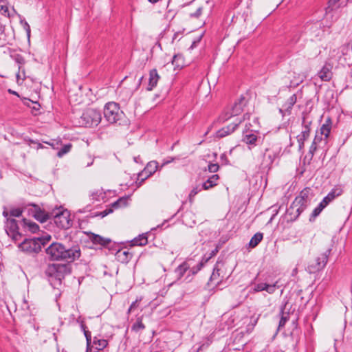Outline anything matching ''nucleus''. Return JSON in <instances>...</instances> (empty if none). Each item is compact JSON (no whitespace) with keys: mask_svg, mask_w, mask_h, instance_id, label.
<instances>
[{"mask_svg":"<svg viewBox=\"0 0 352 352\" xmlns=\"http://www.w3.org/2000/svg\"><path fill=\"white\" fill-rule=\"evenodd\" d=\"M45 252L48 258L52 261L64 260L72 262L80 256L79 245L66 247L60 243H52L46 248Z\"/></svg>","mask_w":352,"mask_h":352,"instance_id":"obj_1","label":"nucleus"},{"mask_svg":"<svg viewBox=\"0 0 352 352\" xmlns=\"http://www.w3.org/2000/svg\"><path fill=\"white\" fill-rule=\"evenodd\" d=\"M50 285L58 289L65 276L70 274V268L67 264L54 263L49 265L45 272Z\"/></svg>","mask_w":352,"mask_h":352,"instance_id":"obj_2","label":"nucleus"},{"mask_svg":"<svg viewBox=\"0 0 352 352\" xmlns=\"http://www.w3.org/2000/svg\"><path fill=\"white\" fill-rule=\"evenodd\" d=\"M310 190L308 188L303 189L287 210V213L292 216L291 219L298 218L310 204Z\"/></svg>","mask_w":352,"mask_h":352,"instance_id":"obj_3","label":"nucleus"},{"mask_svg":"<svg viewBox=\"0 0 352 352\" xmlns=\"http://www.w3.org/2000/svg\"><path fill=\"white\" fill-rule=\"evenodd\" d=\"M104 117L110 124H118L119 125L125 120V115L120 109L119 104L115 102H107L104 107Z\"/></svg>","mask_w":352,"mask_h":352,"instance_id":"obj_4","label":"nucleus"},{"mask_svg":"<svg viewBox=\"0 0 352 352\" xmlns=\"http://www.w3.org/2000/svg\"><path fill=\"white\" fill-rule=\"evenodd\" d=\"M102 120L101 112L96 109H85L78 119L79 126L92 127L98 126Z\"/></svg>","mask_w":352,"mask_h":352,"instance_id":"obj_5","label":"nucleus"},{"mask_svg":"<svg viewBox=\"0 0 352 352\" xmlns=\"http://www.w3.org/2000/svg\"><path fill=\"white\" fill-rule=\"evenodd\" d=\"M304 32L311 41L320 40L324 34L320 21H308L304 26Z\"/></svg>","mask_w":352,"mask_h":352,"instance_id":"obj_6","label":"nucleus"},{"mask_svg":"<svg viewBox=\"0 0 352 352\" xmlns=\"http://www.w3.org/2000/svg\"><path fill=\"white\" fill-rule=\"evenodd\" d=\"M42 242L40 238L25 239L19 244V248L23 252L34 255L38 254L42 248Z\"/></svg>","mask_w":352,"mask_h":352,"instance_id":"obj_7","label":"nucleus"},{"mask_svg":"<svg viewBox=\"0 0 352 352\" xmlns=\"http://www.w3.org/2000/svg\"><path fill=\"white\" fill-rule=\"evenodd\" d=\"M331 250L328 249L324 252L320 254L313 261H311L307 267V270L310 274H314L322 270L326 265Z\"/></svg>","mask_w":352,"mask_h":352,"instance_id":"obj_8","label":"nucleus"},{"mask_svg":"<svg viewBox=\"0 0 352 352\" xmlns=\"http://www.w3.org/2000/svg\"><path fill=\"white\" fill-rule=\"evenodd\" d=\"M3 215L6 218V223L5 230L8 236H10L14 241H19L21 238V234L19 232V226L16 221L8 217L9 213L5 209L3 212Z\"/></svg>","mask_w":352,"mask_h":352,"instance_id":"obj_9","label":"nucleus"},{"mask_svg":"<svg viewBox=\"0 0 352 352\" xmlns=\"http://www.w3.org/2000/svg\"><path fill=\"white\" fill-rule=\"evenodd\" d=\"M246 103L245 97L241 96L237 101L234 103L231 109L221 116V121L225 122L232 117L239 115L243 111Z\"/></svg>","mask_w":352,"mask_h":352,"instance_id":"obj_10","label":"nucleus"},{"mask_svg":"<svg viewBox=\"0 0 352 352\" xmlns=\"http://www.w3.org/2000/svg\"><path fill=\"white\" fill-rule=\"evenodd\" d=\"M68 210H63L56 212L54 216L55 224L61 229H68L72 226V221Z\"/></svg>","mask_w":352,"mask_h":352,"instance_id":"obj_11","label":"nucleus"},{"mask_svg":"<svg viewBox=\"0 0 352 352\" xmlns=\"http://www.w3.org/2000/svg\"><path fill=\"white\" fill-rule=\"evenodd\" d=\"M157 162L155 161L150 162L147 164L144 169L138 174V179L143 182L147 177L152 175L157 169Z\"/></svg>","mask_w":352,"mask_h":352,"instance_id":"obj_12","label":"nucleus"},{"mask_svg":"<svg viewBox=\"0 0 352 352\" xmlns=\"http://www.w3.org/2000/svg\"><path fill=\"white\" fill-rule=\"evenodd\" d=\"M242 122L241 119L238 120L236 122H234L233 123H231L230 124L221 128L216 133V137L219 138H224L231 133H232L237 126L241 124Z\"/></svg>","mask_w":352,"mask_h":352,"instance_id":"obj_13","label":"nucleus"},{"mask_svg":"<svg viewBox=\"0 0 352 352\" xmlns=\"http://www.w3.org/2000/svg\"><path fill=\"white\" fill-rule=\"evenodd\" d=\"M333 66L330 63H325L321 69L318 72V76L322 81H330L333 73H332Z\"/></svg>","mask_w":352,"mask_h":352,"instance_id":"obj_14","label":"nucleus"},{"mask_svg":"<svg viewBox=\"0 0 352 352\" xmlns=\"http://www.w3.org/2000/svg\"><path fill=\"white\" fill-rule=\"evenodd\" d=\"M343 188L340 185L335 186L323 198L326 201L327 204L329 205L336 197L340 196L343 193Z\"/></svg>","mask_w":352,"mask_h":352,"instance_id":"obj_15","label":"nucleus"},{"mask_svg":"<svg viewBox=\"0 0 352 352\" xmlns=\"http://www.w3.org/2000/svg\"><path fill=\"white\" fill-rule=\"evenodd\" d=\"M160 78L157 69H153L149 72L148 85L147 87L148 91L153 90L157 85Z\"/></svg>","mask_w":352,"mask_h":352,"instance_id":"obj_16","label":"nucleus"},{"mask_svg":"<svg viewBox=\"0 0 352 352\" xmlns=\"http://www.w3.org/2000/svg\"><path fill=\"white\" fill-rule=\"evenodd\" d=\"M107 345L108 341L107 340L94 337L93 344H90V348L100 352L104 351V349L107 346Z\"/></svg>","mask_w":352,"mask_h":352,"instance_id":"obj_17","label":"nucleus"},{"mask_svg":"<svg viewBox=\"0 0 352 352\" xmlns=\"http://www.w3.org/2000/svg\"><path fill=\"white\" fill-rule=\"evenodd\" d=\"M32 206L34 208V213L33 216L36 219L43 223L50 218V214L41 210L37 205L32 204Z\"/></svg>","mask_w":352,"mask_h":352,"instance_id":"obj_18","label":"nucleus"},{"mask_svg":"<svg viewBox=\"0 0 352 352\" xmlns=\"http://www.w3.org/2000/svg\"><path fill=\"white\" fill-rule=\"evenodd\" d=\"M277 156L278 153L276 151L267 148L263 154V162L267 166L271 165Z\"/></svg>","mask_w":352,"mask_h":352,"instance_id":"obj_19","label":"nucleus"},{"mask_svg":"<svg viewBox=\"0 0 352 352\" xmlns=\"http://www.w3.org/2000/svg\"><path fill=\"white\" fill-rule=\"evenodd\" d=\"M331 120L330 118H328L320 129V134L324 136L327 140L328 139L331 132Z\"/></svg>","mask_w":352,"mask_h":352,"instance_id":"obj_20","label":"nucleus"},{"mask_svg":"<svg viewBox=\"0 0 352 352\" xmlns=\"http://www.w3.org/2000/svg\"><path fill=\"white\" fill-rule=\"evenodd\" d=\"M219 179L218 175L214 174L210 176L204 184H202V188L204 190H208L217 184V181Z\"/></svg>","mask_w":352,"mask_h":352,"instance_id":"obj_21","label":"nucleus"},{"mask_svg":"<svg viewBox=\"0 0 352 352\" xmlns=\"http://www.w3.org/2000/svg\"><path fill=\"white\" fill-rule=\"evenodd\" d=\"M189 269L190 265L187 262H183L175 270L177 278L180 279Z\"/></svg>","mask_w":352,"mask_h":352,"instance_id":"obj_22","label":"nucleus"},{"mask_svg":"<svg viewBox=\"0 0 352 352\" xmlns=\"http://www.w3.org/2000/svg\"><path fill=\"white\" fill-rule=\"evenodd\" d=\"M328 205L327 204L326 201H324L323 199L319 203V204L314 208L313 210L309 221H314L316 217H318L320 212L322 211V210L326 208Z\"/></svg>","mask_w":352,"mask_h":352,"instance_id":"obj_23","label":"nucleus"},{"mask_svg":"<svg viewBox=\"0 0 352 352\" xmlns=\"http://www.w3.org/2000/svg\"><path fill=\"white\" fill-rule=\"evenodd\" d=\"M90 239L94 244L101 245L102 246L107 245L110 242V239H105L100 235L92 234Z\"/></svg>","mask_w":352,"mask_h":352,"instance_id":"obj_24","label":"nucleus"},{"mask_svg":"<svg viewBox=\"0 0 352 352\" xmlns=\"http://www.w3.org/2000/svg\"><path fill=\"white\" fill-rule=\"evenodd\" d=\"M311 124L312 120H309L307 116H303L302 121V130L300 133L310 135Z\"/></svg>","mask_w":352,"mask_h":352,"instance_id":"obj_25","label":"nucleus"},{"mask_svg":"<svg viewBox=\"0 0 352 352\" xmlns=\"http://www.w3.org/2000/svg\"><path fill=\"white\" fill-rule=\"evenodd\" d=\"M258 137L256 134L250 133L243 134V141L247 144L255 146Z\"/></svg>","mask_w":352,"mask_h":352,"instance_id":"obj_26","label":"nucleus"},{"mask_svg":"<svg viewBox=\"0 0 352 352\" xmlns=\"http://www.w3.org/2000/svg\"><path fill=\"white\" fill-rule=\"evenodd\" d=\"M116 256L118 260L121 261L122 263L128 262L132 256L131 253L123 250H118L116 253Z\"/></svg>","mask_w":352,"mask_h":352,"instance_id":"obj_27","label":"nucleus"},{"mask_svg":"<svg viewBox=\"0 0 352 352\" xmlns=\"http://www.w3.org/2000/svg\"><path fill=\"white\" fill-rule=\"evenodd\" d=\"M263 234L261 232L256 233L250 239L249 246L252 248L256 247L258 243L262 241Z\"/></svg>","mask_w":352,"mask_h":352,"instance_id":"obj_28","label":"nucleus"},{"mask_svg":"<svg viewBox=\"0 0 352 352\" xmlns=\"http://www.w3.org/2000/svg\"><path fill=\"white\" fill-rule=\"evenodd\" d=\"M145 329V325L142 322V317L137 318L136 321L131 326V331L139 333Z\"/></svg>","mask_w":352,"mask_h":352,"instance_id":"obj_29","label":"nucleus"},{"mask_svg":"<svg viewBox=\"0 0 352 352\" xmlns=\"http://www.w3.org/2000/svg\"><path fill=\"white\" fill-rule=\"evenodd\" d=\"M148 243V239L146 234H142L139 235L138 237L135 238L132 241V245H139V246H143L146 245Z\"/></svg>","mask_w":352,"mask_h":352,"instance_id":"obj_30","label":"nucleus"},{"mask_svg":"<svg viewBox=\"0 0 352 352\" xmlns=\"http://www.w3.org/2000/svg\"><path fill=\"white\" fill-rule=\"evenodd\" d=\"M23 223L24 226L27 227L28 230L32 233H36L39 230V226L36 223L31 221L23 219Z\"/></svg>","mask_w":352,"mask_h":352,"instance_id":"obj_31","label":"nucleus"},{"mask_svg":"<svg viewBox=\"0 0 352 352\" xmlns=\"http://www.w3.org/2000/svg\"><path fill=\"white\" fill-rule=\"evenodd\" d=\"M312 142H314V144L318 145L319 147H322L327 144V140L324 138V136L317 133Z\"/></svg>","mask_w":352,"mask_h":352,"instance_id":"obj_32","label":"nucleus"},{"mask_svg":"<svg viewBox=\"0 0 352 352\" xmlns=\"http://www.w3.org/2000/svg\"><path fill=\"white\" fill-rule=\"evenodd\" d=\"M309 135L303 134L300 133L299 135L296 136L298 144V150L300 151H302L305 146V142L309 138Z\"/></svg>","mask_w":352,"mask_h":352,"instance_id":"obj_33","label":"nucleus"},{"mask_svg":"<svg viewBox=\"0 0 352 352\" xmlns=\"http://www.w3.org/2000/svg\"><path fill=\"white\" fill-rule=\"evenodd\" d=\"M0 13L7 17L12 16V14L9 11L8 5L2 1H0Z\"/></svg>","mask_w":352,"mask_h":352,"instance_id":"obj_34","label":"nucleus"},{"mask_svg":"<svg viewBox=\"0 0 352 352\" xmlns=\"http://www.w3.org/2000/svg\"><path fill=\"white\" fill-rule=\"evenodd\" d=\"M172 63L177 67H182L184 65L183 56L180 54L175 55L173 58Z\"/></svg>","mask_w":352,"mask_h":352,"instance_id":"obj_35","label":"nucleus"},{"mask_svg":"<svg viewBox=\"0 0 352 352\" xmlns=\"http://www.w3.org/2000/svg\"><path fill=\"white\" fill-rule=\"evenodd\" d=\"M219 269L218 268L217 265H216L214 267V270H213V272L212 273V275L210 276V280L211 281H213L216 283H219L220 280H219V276H220V274H219Z\"/></svg>","mask_w":352,"mask_h":352,"instance_id":"obj_36","label":"nucleus"},{"mask_svg":"<svg viewBox=\"0 0 352 352\" xmlns=\"http://www.w3.org/2000/svg\"><path fill=\"white\" fill-rule=\"evenodd\" d=\"M72 145V144H67L62 146L60 149L57 153V156L58 157H62L64 155L69 153L71 150Z\"/></svg>","mask_w":352,"mask_h":352,"instance_id":"obj_37","label":"nucleus"},{"mask_svg":"<svg viewBox=\"0 0 352 352\" xmlns=\"http://www.w3.org/2000/svg\"><path fill=\"white\" fill-rule=\"evenodd\" d=\"M81 328L84 332L85 336L86 338L87 341V347L90 346V344L91 343V333L89 331L86 329V326L84 324H81Z\"/></svg>","mask_w":352,"mask_h":352,"instance_id":"obj_38","label":"nucleus"},{"mask_svg":"<svg viewBox=\"0 0 352 352\" xmlns=\"http://www.w3.org/2000/svg\"><path fill=\"white\" fill-rule=\"evenodd\" d=\"M128 198L127 197H121L118 199L116 201L112 204V206L113 208H118L122 206H125L127 204Z\"/></svg>","mask_w":352,"mask_h":352,"instance_id":"obj_39","label":"nucleus"},{"mask_svg":"<svg viewBox=\"0 0 352 352\" xmlns=\"http://www.w3.org/2000/svg\"><path fill=\"white\" fill-rule=\"evenodd\" d=\"M91 196L93 200L99 201L100 199H103L104 198V192H102V190H98L96 192H93Z\"/></svg>","mask_w":352,"mask_h":352,"instance_id":"obj_40","label":"nucleus"},{"mask_svg":"<svg viewBox=\"0 0 352 352\" xmlns=\"http://www.w3.org/2000/svg\"><path fill=\"white\" fill-rule=\"evenodd\" d=\"M279 286L278 285V281H276L274 284H267L266 283L265 291L270 294H274L276 289H278Z\"/></svg>","mask_w":352,"mask_h":352,"instance_id":"obj_41","label":"nucleus"},{"mask_svg":"<svg viewBox=\"0 0 352 352\" xmlns=\"http://www.w3.org/2000/svg\"><path fill=\"white\" fill-rule=\"evenodd\" d=\"M297 100V97L296 94H293L287 100L285 103V107H287V109H292L293 106L295 104Z\"/></svg>","mask_w":352,"mask_h":352,"instance_id":"obj_42","label":"nucleus"},{"mask_svg":"<svg viewBox=\"0 0 352 352\" xmlns=\"http://www.w3.org/2000/svg\"><path fill=\"white\" fill-rule=\"evenodd\" d=\"M208 259L205 261V262L201 261L195 267L189 269V274L192 275L196 274L203 267L204 263L207 262Z\"/></svg>","mask_w":352,"mask_h":352,"instance_id":"obj_43","label":"nucleus"},{"mask_svg":"<svg viewBox=\"0 0 352 352\" xmlns=\"http://www.w3.org/2000/svg\"><path fill=\"white\" fill-rule=\"evenodd\" d=\"M208 259L205 261V262L201 261L195 267L189 269V274L192 275L196 274L203 267L204 263L207 262Z\"/></svg>","mask_w":352,"mask_h":352,"instance_id":"obj_44","label":"nucleus"},{"mask_svg":"<svg viewBox=\"0 0 352 352\" xmlns=\"http://www.w3.org/2000/svg\"><path fill=\"white\" fill-rule=\"evenodd\" d=\"M208 259L205 261V262L201 261L195 267L189 269V274L192 275L196 274L203 267L204 263L207 262Z\"/></svg>","mask_w":352,"mask_h":352,"instance_id":"obj_45","label":"nucleus"},{"mask_svg":"<svg viewBox=\"0 0 352 352\" xmlns=\"http://www.w3.org/2000/svg\"><path fill=\"white\" fill-rule=\"evenodd\" d=\"M320 148V147H319L318 145L314 144V143L312 142V144L309 148V153H308V155L309 156V160H312L315 152L317 151L318 148Z\"/></svg>","mask_w":352,"mask_h":352,"instance_id":"obj_46","label":"nucleus"},{"mask_svg":"<svg viewBox=\"0 0 352 352\" xmlns=\"http://www.w3.org/2000/svg\"><path fill=\"white\" fill-rule=\"evenodd\" d=\"M201 190V188H199V186H196V187L193 188V189L190 191L189 196H188L189 201L190 203H192L193 201L194 197Z\"/></svg>","mask_w":352,"mask_h":352,"instance_id":"obj_47","label":"nucleus"},{"mask_svg":"<svg viewBox=\"0 0 352 352\" xmlns=\"http://www.w3.org/2000/svg\"><path fill=\"white\" fill-rule=\"evenodd\" d=\"M23 210L20 208H12L10 210L9 214L13 217H19L22 214Z\"/></svg>","mask_w":352,"mask_h":352,"instance_id":"obj_48","label":"nucleus"},{"mask_svg":"<svg viewBox=\"0 0 352 352\" xmlns=\"http://www.w3.org/2000/svg\"><path fill=\"white\" fill-rule=\"evenodd\" d=\"M281 314L282 316L279 321L278 329L283 327L287 321L288 320V317L287 316H285V314L284 313L283 309L281 310Z\"/></svg>","mask_w":352,"mask_h":352,"instance_id":"obj_49","label":"nucleus"},{"mask_svg":"<svg viewBox=\"0 0 352 352\" xmlns=\"http://www.w3.org/2000/svg\"><path fill=\"white\" fill-rule=\"evenodd\" d=\"M265 286H266L265 283H258L254 286V291L255 292L265 291Z\"/></svg>","mask_w":352,"mask_h":352,"instance_id":"obj_50","label":"nucleus"},{"mask_svg":"<svg viewBox=\"0 0 352 352\" xmlns=\"http://www.w3.org/2000/svg\"><path fill=\"white\" fill-rule=\"evenodd\" d=\"M202 7L197 8L195 12L190 13V17L199 18L202 13Z\"/></svg>","mask_w":352,"mask_h":352,"instance_id":"obj_51","label":"nucleus"},{"mask_svg":"<svg viewBox=\"0 0 352 352\" xmlns=\"http://www.w3.org/2000/svg\"><path fill=\"white\" fill-rule=\"evenodd\" d=\"M139 304H140V301L138 300L133 302L132 304L130 305L127 313L130 314L131 312L133 311L137 307H138Z\"/></svg>","mask_w":352,"mask_h":352,"instance_id":"obj_52","label":"nucleus"},{"mask_svg":"<svg viewBox=\"0 0 352 352\" xmlns=\"http://www.w3.org/2000/svg\"><path fill=\"white\" fill-rule=\"evenodd\" d=\"M219 168V166L217 164L211 163L208 165V170L210 173H216L217 171H218Z\"/></svg>","mask_w":352,"mask_h":352,"instance_id":"obj_53","label":"nucleus"},{"mask_svg":"<svg viewBox=\"0 0 352 352\" xmlns=\"http://www.w3.org/2000/svg\"><path fill=\"white\" fill-rule=\"evenodd\" d=\"M14 60L19 65H23L25 63L23 57L19 54H17L14 56Z\"/></svg>","mask_w":352,"mask_h":352,"instance_id":"obj_54","label":"nucleus"},{"mask_svg":"<svg viewBox=\"0 0 352 352\" xmlns=\"http://www.w3.org/2000/svg\"><path fill=\"white\" fill-rule=\"evenodd\" d=\"M220 159H221V161L222 164L227 165V164H229V160H228V157H227L226 154L223 153V154L221 155Z\"/></svg>","mask_w":352,"mask_h":352,"instance_id":"obj_55","label":"nucleus"},{"mask_svg":"<svg viewBox=\"0 0 352 352\" xmlns=\"http://www.w3.org/2000/svg\"><path fill=\"white\" fill-rule=\"evenodd\" d=\"M113 212V210L111 208L106 209L101 212L98 215H100L101 217H104L109 214Z\"/></svg>","mask_w":352,"mask_h":352,"instance_id":"obj_56","label":"nucleus"},{"mask_svg":"<svg viewBox=\"0 0 352 352\" xmlns=\"http://www.w3.org/2000/svg\"><path fill=\"white\" fill-rule=\"evenodd\" d=\"M25 29L27 32V34L28 36H30V25H28V23L27 22L25 23Z\"/></svg>","mask_w":352,"mask_h":352,"instance_id":"obj_57","label":"nucleus"},{"mask_svg":"<svg viewBox=\"0 0 352 352\" xmlns=\"http://www.w3.org/2000/svg\"><path fill=\"white\" fill-rule=\"evenodd\" d=\"M30 142H31V143H34V144H37V147H36L37 149L43 148V145L41 143H39V142H34L33 140H31Z\"/></svg>","mask_w":352,"mask_h":352,"instance_id":"obj_58","label":"nucleus"},{"mask_svg":"<svg viewBox=\"0 0 352 352\" xmlns=\"http://www.w3.org/2000/svg\"><path fill=\"white\" fill-rule=\"evenodd\" d=\"M35 104H36L37 107L34 106V107H33V109H35V110H38V109H39L40 105H39L37 102H36V103H35Z\"/></svg>","mask_w":352,"mask_h":352,"instance_id":"obj_59","label":"nucleus"},{"mask_svg":"<svg viewBox=\"0 0 352 352\" xmlns=\"http://www.w3.org/2000/svg\"><path fill=\"white\" fill-rule=\"evenodd\" d=\"M204 346V344L201 345V346L198 348V349H197V352H200V351L202 349V347H203Z\"/></svg>","mask_w":352,"mask_h":352,"instance_id":"obj_60","label":"nucleus"},{"mask_svg":"<svg viewBox=\"0 0 352 352\" xmlns=\"http://www.w3.org/2000/svg\"><path fill=\"white\" fill-rule=\"evenodd\" d=\"M247 117L249 118L250 115H248V114H245V115L243 116V120H245V119L247 118Z\"/></svg>","mask_w":352,"mask_h":352,"instance_id":"obj_61","label":"nucleus"},{"mask_svg":"<svg viewBox=\"0 0 352 352\" xmlns=\"http://www.w3.org/2000/svg\"><path fill=\"white\" fill-rule=\"evenodd\" d=\"M9 91H10V93L13 94L18 95V94H17V93H16V91H11L10 89L9 90Z\"/></svg>","mask_w":352,"mask_h":352,"instance_id":"obj_62","label":"nucleus"},{"mask_svg":"<svg viewBox=\"0 0 352 352\" xmlns=\"http://www.w3.org/2000/svg\"><path fill=\"white\" fill-rule=\"evenodd\" d=\"M298 39H299V36H298V38H295V39L294 40V43H296V42L298 41Z\"/></svg>","mask_w":352,"mask_h":352,"instance_id":"obj_63","label":"nucleus"},{"mask_svg":"<svg viewBox=\"0 0 352 352\" xmlns=\"http://www.w3.org/2000/svg\"><path fill=\"white\" fill-rule=\"evenodd\" d=\"M93 164V160L90 163H87V166H89Z\"/></svg>","mask_w":352,"mask_h":352,"instance_id":"obj_64","label":"nucleus"}]
</instances>
